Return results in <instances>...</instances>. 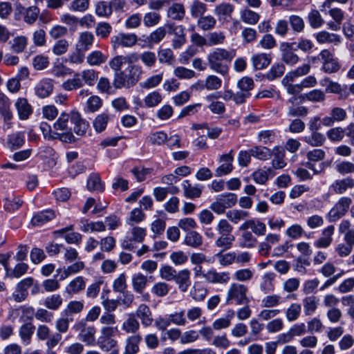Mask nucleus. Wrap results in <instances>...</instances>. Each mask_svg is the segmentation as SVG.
Instances as JSON below:
<instances>
[{"label":"nucleus","mask_w":354,"mask_h":354,"mask_svg":"<svg viewBox=\"0 0 354 354\" xmlns=\"http://www.w3.org/2000/svg\"><path fill=\"white\" fill-rule=\"evenodd\" d=\"M235 55L236 52L233 49L228 50L217 48L207 55V64L211 70L224 76L228 73V64Z\"/></svg>","instance_id":"f257e3e1"},{"label":"nucleus","mask_w":354,"mask_h":354,"mask_svg":"<svg viewBox=\"0 0 354 354\" xmlns=\"http://www.w3.org/2000/svg\"><path fill=\"white\" fill-rule=\"evenodd\" d=\"M142 74V67L136 64H129L124 71L114 74L113 85L115 88H131L136 84Z\"/></svg>","instance_id":"f03ea898"},{"label":"nucleus","mask_w":354,"mask_h":354,"mask_svg":"<svg viewBox=\"0 0 354 354\" xmlns=\"http://www.w3.org/2000/svg\"><path fill=\"white\" fill-rule=\"evenodd\" d=\"M216 230L219 236L215 241V245L223 251L230 249L235 241V237L232 234L233 227L227 220L221 219L216 224Z\"/></svg>","instance_id":"7ed1b4c3"},{"label":"nucleus","mask_w":354,"mask_h":354,"mask_svg":"<svg viewBox=\"0 0 354 354\" xmlns=\"http://www.w3.org/2000/svg\"><path fill=\"white\" fill-rule=\"evenodd\" d=\"M248 288L243 283H232L226 292L225 302L228 305H245L249 302Z\"/></svg>","instance_id":"20e7f679"},{"label":"nucleus","mask_w":354,"mask_h":354,"mask_svg":"<svg viewBox=\"0 0 354 354\" xmlns=\"http://www.w3.org/2000/svg\"><path fill=\"white\" fill-rule=\"evenodd\" d=\"M118 333V328L102 327L96 344L102 351L109 352L118 346L114 336Z\"/></svg>","instance_id":"39448f33"},{"label":"nucleus","mask_w":354,"mask_h":354,"mask_svg":"<svg viewBox=\"0 0 354 354\" xmlns=\"http://www.w3.org/2000/svg\"><path fill=\"white\" fill-rule=\"evenodd\" d=\"M156 326L161 330H167L163 335V339H169L171 341L177 339V317L175 315H170L156 321Z\"/></svg>","instance_id":"423d86ee"},{"label":"nucleus","mask_w":354,"mask_h":354,"mask_svg":"<svg viewBox=\"0 0 354 354\" xmlns=\"http://www.w3.org/2000/svg\"><path fill=\"white\" fill-rule=\"evenodd\" d=\"M351 203L352 199L350 197H341L329 211L327 216L328 221L334 222L344 216L348 212Z\"/></svg>","instance_id":"0eeeda50"},{"label":"nucleus","mask_w":354,"mask_h":354,"mask_svg":"<svg viewBox=\"0 0 354 354\" xmlns=\"http://www.w3.org/2000/svg\"><path fill=\"white\" fill-rule=\"evenodd\" d=\"M139 55L136 53H130L127 55H118L113 57L109 62V66L114 74L120 73L124 64H131L138 62Z\"/></svg>","instance_id":"6e6552de"},{"label":"nucleus","mask_w":354,"mask_h":354,"mask_svg":"<svg viewBox=\"0 0 354 354\" xmlns=\"http://www.w3.org/2000/svg\"><path fill=\"white\" fill-rule=\"evenodd\" d=\"M318 58L322 61V70L326 73L337 72L341 67L338 59L327 49L320 52Z\"/></svg>","instance_id":"1a4fd4ad"},{"label":"nucleus","mask_w":354,"mask_h":354,"mask_svg":"<svg viewBox=\"0 0 354 354\" xmlns=\"http://www.w3.org/2000/svg\"><path fill=\"white\" fill-rule=\"evenodd\" d=\"M137 35L133 33L120 32L111 38V44L114 50L120 46L131 48L137 43Z\"/></svg>","instance_id":"9d476101"},{"label":"nucleus","mask_w":354,"mask_h":354,"mask_svg":"<svg viewBox=\"0 0 354 354\" xmlns=\"http://www.w3.org/2000/svg\"><path fill=\"white\" fill-rule=\"evenodd\" d=\"M295 42H281L279 46L281 60L290 66H295L299 60V56L294 53Z\"/></svg>","instance_id":"9b49d317"},{"label":"nucleus","mask_w":354,"mask_h":354,"mask_svg":"<svg viewBox=\"0 0 354 354\" xmlns=\"http://www.w3.org/2000/svg\"><path fill=\"white\" fill-rule=\"evenodd\" d=\"M354 188V178L346 176L342 179H337L329 187V190L335 194H343L348 189Z\"/></svg>","instance_id":"f8f14e48"},{"label":"nucleus","mask_w":354,"mask_h":354,"mask_svg":"<svg viewBox=\"0 0 354 354\" xmlns=\"http://www.w3.org/2000/svg\"><path fill=\"white\" fill-rule=\"evenodd\" d=\"M33 278L27 277L20 281L16 286L12 297L17 302H21L28 296V289L33 284Z\"/></svg>","instance_id":"ddd939ff"},{"label":"nucleus","mask_w":354,"mask_h":354,"mask_svg":"<svg viewBox=\"0 0 354 354\" xmlns=\"http://www.w3.org/2000/svg\"><path fill=\"white\" fill-rule=\"evenodd\" d=\"M71 124H73V131L80 136H84L89 127L87 121L83 119L80 113L77 111H71Z\"/></svg>","instance_id":"4468645a"},{"label":"nucleus","mask_w":354,"mask_h":354,"mask_svg":"<svg viewBox=\"0 0 354 354\" xmlns=\"http://www.w3.org/2000/svg\"><path fill=\"white\" fill-rule=\"evenodd\" d=\"M234 160L233 151L231 150L228 153L222 155L219 161L222 164L216 169L215 175L222 176L229 174L233 169L232 162Z\"/></svg>","instance_id":"2eb2a0df"},{"label":"nucleus","mask_w":354,"mask_h":354,"mask_svg":"<svg viewBox=\"0 0 354 354\" xmlns=\"http://www.w3.org/2000/svg\"><path fill=\"white\" fill-rule=\"evenodd\" d=\"M335 232V226L328 225L322 230L321 236L314 242V245L317 248H327L333 243V235Z\"/></svg>","instance_id":"dca6fc26"},{"label":"nucleus","mask_w":354,"mask_h":354,"mask_svg":"<svg viewBox=\"0 0 354 354\" xmlns=\"http://www.w3.org/2000/svg\"><path fill=\"white\" fill-rule=\"evenodd\" d=\"M203 278L211 283H227L230 280V274L228 272H218L212 269L203 274Z\"/></svg>","instance_id":"f3484780"},{"label":"nucleus","mask_w":354,"mask_h":354,"mask_svg":"<svg viewBox=\"0 0 354 354\" xmlns=\"http://www.w3.org/2000/svg\"><path fill=\"white\" fill-rule=\"evenodd\" d=\"M77 327H81V331L78 335L79 339L87 346H93L96 344L95 333L94 326H86L83 324H78Z\"/></svg>","instance_id":"a211bd4d"},{"label":"nucleus","mask_w":354,"mask_h":354,"mask_svg":"<svg viewBox=\"0 0 354 354\" xmlns=\"http://www.w3.org/2000/svg\"><path fill=\"white\" fill-rule=\"evenodd\" d=\"M248 229H251L252 232L257 236H263L266 232V224L259 220H247L239 227V231H245Z\"/></svg>","instance_id":"6ab92c4d"},{"label":"nucleus","mask_w":354,"mask_h":354,"mask_svg":"<svg viewBox=\"0 0 354 354\" xmlns=\"http://www.w3.org/2000/svg\"><path fill=\"white\" fill-rule=\"evenodd\" d=\"M15 106L17 109L18 117L21 120H28L32 113V106L25 97L18 98L15 103Z\"/></svg>","instance_id":"aec40b11"},{"label":"nucleus","mask_w":354,"mask_h":354,"mask_svg":"<svg viewBox=\"0 0 354 354\" xmlns=\"http://www.w3.org/2000/svg\"><path fill=\"white\" fill-rule=\"evenodd\" d=\"M95 40L91 32L84 31L80 33L75 45L77 49L84 52L91 48Z\"/></svg>","instance_id":"412c9836"},{"label":"nucleus","mask_w":354,"mask_h":354,"mask_svg":"<svg viewBox=\"0 0 354 354\" xmlns=\"http://www.w3.org/2000/svg\"><path fill=\"white\" fill-rule=\"evenodd\" d=\"M84 268V263L82 261H78L67 266L66 268H64L63 269L58 268L57 270V273L60 274V280H64L69 276L75 274L83 270Z\"/></svg>","instance_id":"4be33fe9"},{"label":"nucleus","mask_w":354,"mask_h":354,"mask_svg":"<svg viewBox=\"0 0 354 354\" xmlns=\"http://www.w3.org/2000/svg\"><path fill=\"white\" fill-rule=\"evenodd\" d=\"M11 102L4 93H0V115L5 122L12 120V113L10 109Z\"/></svg>","instance_id":"5701e85b"},{"label":"nucleus","mask_w":354,"mask_h":354,"mask_svg":"<svg viewBox=\"0 0 354 354\" xmlns=\"http://www.w3.org/2000/svg\"><path fill=\"white\" fill-rule=\"evenodd\" d=\"M53 91V84L50 79L41 80L35 87V93L40 98L48 97Z\"/></svg>","instance_id":"b1692460"},{"label":"nucleus","mask_w":354,"mask_h":354,"mask_svg":"<svg viewBox=\"0 0 354 354\" xmlns=\"http://www.w3.org/2000/svg\"><path fill=\"white\" fill-rule=\"evenodd\" d=\"M86 282L83 277L79 276L71 280L66 286L65 292L69 295L77 294L84 290Z\"/></svg>","instance_id":"393cba45"},{"label":"nucleus","mask_w":354,"mask_h":354,"mask_svg":"<svg viewBox=\"0 0 354 354\" xmlns=\"http://www.w3.org/2000/svg\"><path fill=\"white\" fill-rule=\"evenodd\" d=\"M261 18L259 13L250 10L248 8H245L240 10V19L242 22L254 26L258 24Z\"/></svg>","instance_id":"a878e982"},{"label":"nucleus","mask_w":354,"mask_h":354,"mask_svg":"<svg viewBox=\"0 0 354 354\" xmlns=\"http://www.w3.org/2000/svg\"><path fill=\"white\" fill-rule=\"evenodd\" d=\"M142 340L140 335H133L127 338L122 354H136L139 351V344Z\"/></svg>","instance_id":"bb28decb"},{"label":"nucleus","mask_w":354,"mask_h":354,"mask_svg":"<svg viewBox=\"0 0 354 354\" xmlns=\"http://www.w3.org/2000/svg\"><path fill=\"white\" fill-rule=\"evenodd\" d=\"M319 299L315 295L306 296L302 299L304 313L305 315H313L317 309Z\"/></svg>","instance_id":"cd10ccee"},{"label":"nucleus","mask_w":354,"mask_h":354,"mask_svg":"<svg viewBox=\"0 0 354 354\" xmlns=\"http://www.w3.org/2000/svg\"><path fill=\"white\" fill-rule=\"evenodd\" d=\"M182 187L183 190V195L188 198H198L201 195L203 186L200 185H196L192 186L189 180H185L182 183Z\"/></svg>","instance_id":"c85d7f7f"},{"label":"nucleus","mask_w":354,"mask_h":354,"mask_svg":"<svg viewBox=\"0 0 354 354\" xmlns=\"http://www.w3.org/2000/svg\"><path fill=\"white\" fill-rule=\"evenodd\" d=\"M140 319L142 325L149 326L152 324L153 318L150 308L146 304H140L136 312L135 316Z\"/></svg>","instance_id":"c756f323"},{"label":"nucleus","mask_w":354,"mask_h":354,"mask_svg":"<svg viewBox=\"0 0 354 354\" xmlns=\"http://www.w3.org/2000/svg\"><path fill=\"white\" fill-rule=\"evenodd\" d=\"M272 155L274 156V159L272 161V167L275 169H283L286 163L284 160L285 150L282 147H275L271 151Z\"/></svg>","instance_id":"7c9ffc66"},{"label":"nucleus","mask_w":354,"mask_h":354,"mask_svg":"<svg viewBox=\"0 0 354 354\" xmlns=\"http://www.w3.org/2000/svg\"><path fill=\"white\" fill-rule=\"evenodd\" d=\"M251 60L255 69L261 70L270 64L272 58L270 55L262 53L252 55Z\"/></svg>","instance_id":"2f4dec72"},{"label":"nucleus","mask_w":354,"mask_h":354,"mask_svg":"<svg viewBox=\"0 0 354 354\" xmlns=\"http://www.w3.org/2000/svg\"><path fill=\"white\" fill-rule=\"evenodd\" d=\"M55 216V212L51 209L42 211L32 217L31 223L35 226H40L53 220Z\"/></svg>","instance_id":"473e14b6"},{"label":"nucleus","mask_w":354,"mask_h":354,"mask_svg":"<svg viewBox=\"0 0 354 354\" xmlns=\"http://www.w3.org/2000/svg\"><path fill=\"white\" fill-rule=\"evenodd\" d=\"M84 85L93 86L97 79V73L93 69H85L81 72L76 73Z\"/></svg>","instance_id":"72a5a7b5"},{"label":"nucleus","mask_w":354,"mask_h":354,"mask_svg":"<svg viewBox=\"0 0 354 354\" xmlns=\"http://www.w3.org/2000/svg\"><path fill=\"white\" fill-rule=\"evenodd\" d=\"M315 39L319 44L330 43L337 45L341 42V37L335 33L323 30L315 35Z\"/></svg>","instance_id":"f704fd0d"},{"label":"nucleus","mask_w":354,"mask_h":354,"mask_svg":"<svg viewBox=\"0 0 354 354\" xmlns=\"http://www.w3.org/2000/svg\"><path fill=\"white\" fill-rule=\"evenodd\" d=\"M234 10V7L233 5L230 3L223 2L215 7L214 12L221 20L230 17Z\"/></svg>","instance_id":"c9c22d12"},{"label":"nucleus","mask_w":354,"mask_h":354,"mask_svg":"<svg viewBox=\"0 0 354 354\" xmlns=\"http://www.w3.org/2000/svg\"><path fill=\"white\" fill-rule=\"evenodd\" d=\"M203 236L196 231L188 232L184 239L183 243L193 248H198L203 244Z\"/></svg>","instance_id":"e433bc0d"},{"label":"nucleus","mask_w":354,"mask_h":354,"mask_svg":"<svg viewBox=\"0 0 354 354\" xmlns=\"http://www.w3.org/2000/svg\"><path fill=\"white\" fill-rule=\"evenodd\" d=\"M227 218L234 224H238L241 221H247L250 217V213L243 209H232L226 213Z\"/></svg>","instance_id":"4c0bfd02"},{"label":"nucleus","mask_w":354,"mask_h":354,"mask_svg":"<svg viewBox=\"0 0 354 354\" xmlns=\"http://www.w3.org/2000/svg\"><path fill=\"white\" fill-rule=\"evenodd\" d=\"M274 278L275 274L271 272H266L262 276L259 287L263 293L267 294L274 290V285L273 283Z\"/></svg>","instance_id":"58836bf2"},{"label":"nucleus","mask_w":354,"mask_h":354,"mask_svg":"<svg viewBox=\"0 0 354 354\" xmlns=\"http://www.w3.org/2000/svg\"><path fill=\"white\" fill-rule=\"evenodd\" d=\"M147 277L141 272L136 273L132 277V286L137 293H142L147 284Z\"/></svg>","instance_id":"ea45409f"},{"label":"nucleus","mask_w":354,"mask_h":354,"mask_svg":"<svg viewBox=\"0 0 354 354\" xmlns=\"http://www.w3.org/2000/svg\"><path fill=\"white\" fill-rule=\"evenodd\" d=\"M87 189L90 192H101L104 190V184L98 174H91L87 180Z\"/></svg>","instance_id":"a19ab883"},{"label":"nucleus","mask_w":354,"mask_h":354,"mask_svg":"<svg viewBox=\"0 0 354 354\" xmlns=\"http://www.w3.org/2000/svg\"><path fill=\"white\" fill-rule=\"evenodd\" d=\"M35 329V326L30 322L26 323L20 327L19 334L24 344H30Z\"/></svg>","instance_id":"79ce46f5"},{"label":"nucleus","mask_w":354,"mask_h":354,"mask_svg":"<svg viewBox=\"0 0 354 354\" xmlns=\"http://www.w3.org/2000/svg\"><path fill=\"white\" fill-rule=\"evenodd\" d=\"M140 328V324L135 317V314L128 315V317L122 324V329L127 333H136Z\"/></svg>","instance_id":"37998d69"},{"label":"nucleus","mask_w":354,"mask_h":354,"mask_svg":"<svg viewBox=\"0 0 354 354\" xmlns=\"http://www.w3.org/2000/svg\"><path fill=\"white\" fill-rule=\"evenodd\" d=\"M254 274V271L250 268H241L236 270L232 274L234 280L239 282H248L251 281Z\"/></svg>","instance_id":"c03bdc74"},{"label":"nucleus","mask_w":354,"mask_h":354,"mask_svg":"<svg viewBox=\"0 0 354 354\" xmlns=\"http://www.w3.org/2000/svg\"><path fill=\"white\" fill-rule=\"evenodd\" d=\"M80 229L84 232H104L106 230L105 224L102 221L88 222L87 220L81 221Z\"/></svg>","instance_id":"a18cd8bd"},{"label":"nucleus","mask_w":354,"mask_h":354,"mask_svg":"<svg viewBox=\"0 0 354 354\" xmlns=\"http://www.w3.org/2000/svg\"><path fill=\"white\" fill-rule=\"evenodd\" d=\"M108 59L107 55L100 50H93L86 57V62L90 66H100L105 63Z\"/></svg>","instance_id":"49530a36"},{"label":"nucleus","mask_w":354,"mask_h":354,"mask_svg":"<svg viewBox=\"0 0 354 354\" xmlns=\"http://www.w3.org/2000/svg\"><path fill=\"white\" fill-rule=\"evenodd\" d=\"M69 122L71 123V113H66L63 112L54 123L53 127L55 130L61 131L72 130V128L68 127Z\"/></svg>","instance_id":"de8ad7c7"},{"label":"nucleus","mask_w":354,"mask_h":354,"mask_svg":"<svg viewBox=\"0 0 354 354\" xmlns=\"http://www.w3.org/2000/svg\"><path fill=\"white\" fill-rule=\"evenodd\" d=\"M257 243V239L253 236L252 232L243 231L239 239V247L241 248H252Z\"/></svg>","instance_id":"09e8293b"},{"label":"nucleus","mask_w":354,"mask_h":354,"mask_svg":"<svg viewBox=\"0 0 354 354\" xmlns=\"http://www.w3.org/2000/svg\"><path fill=\"white\" fill-rule=\"evenodd\" d=\"M303 140L312 147H321L324 144L326 138L322 133L313 131L310 136H304Z\"/></svg>","instance_id":"8fccbe9b"},{"label":"nucleus","mask_w":354,"mask_h":354,"mask_svg":"<svg viewBox=\"0 0 354 354\" xmlns=\"http://www.w3.org/2000/svg\"><path fill=\"white\" fill-rule=\"evenodd\" d=\"M252 157L260 160H266L271 158L272 151L266 147L255 146L250 149Z\"/></svg>","instance_id":"3c124183"},{"label":"nucleus","mask_w":354,"mask_h":354,"mask_svg":"<svg viewBox=\"0 0 354 354\" xmlns=\"http://www.w3.org/2000/svg\"><path fill=\"white\" fill-rule=\"evenodd\" d=\"M28 269L29 266L27 263L19 261L13 268L11 269L9 268V272H6V274L10 278L18 279L26 274Z\"/></svg>","instance_id":"603ef678"},{"label":"nucleus","mask_w":354,"mask_h":354,"mask_svg":"<svg viewBox=\"0 0 354 354\" xmlns=\"http://www.w3.org/2000/svg\"><path fill=\"white\" fill-rule=\"evenodd\" d=\"M301 312V304L299 303H292L286 310V318L290 322L296 321L299 317Z\"/></svg>","instance_id":"864d4df0"},{"label":"nucleus","mask_w":354,"mask_h":354,"mask_svg":"<svg viewBox=\"0 0 354 354\" xmlns=\"http://www.w3.org/2000/svg\"><path fill=\"white\" fill-rule=\"evenodd\" d=\"M11 50L16 53H22L28 44V38L25 36H17L10 41Z\"/></svg>","instance_id":"5fc2aeb1"},{"label":"nucleus","mask_w":354,"mask_h":354,"mask_svg":"<svg viewBox=\"0 0 354 354\" xmlns=\"http://www.w3.org/2000/svg\"><path fill=\"white\" fill-rule=\"evenodd\" d=\"M62 303L63 299L62 296L58 294H54L45 299L44 305L48 309L57 310L62 305Z\"/></svg>","instance_id":"6e6d98bb"},{"label":"nucleus","mask_w":354,"mask_h":354,"mask_svg":"<svg viewBox=\"0 0 354 354\" xmlns=\"http://www.w3.org/2000/svg\"><path fill=\"white\" fill-rule=\"evenodd\" d=\"M281 303V297L279 295H268L264 297L261 302V306L263 308L274 309Z\"/></svg>","instance_id":"4d7b16f0"},{"label":"nucleus","mask_w":354,"mask_h":354,"mask_svg":"<svg viewBox=\"0 0 354 354\" xmlns=\"http://www.w3.org/2000/svg\"><path fill=\"white\" fill-rule=\"evenodd\" d=\"M218 96L216 94H210L206 97V100L212 102L208 106L209 110L215 114H221L224 113L225 108L222 102L213 101L214 99H217Z\"/></svg>","instance_id":"13d9d810"},{"label":"nucleus","mask_w":354,"mask_h":354,"mask_svg":"<svg viewBox=\"0 0 354 354\" xmlns=\"http://www.w3.org/2000/svg\"><path fill=\"white\" fill-rule=\"evenodd\" d=\"M285 70L286 68L283 64H274L266 73V77L270 81L274 80L277 78L281 77L285 73Z\"/></svg>","instance_id":"bf43d9fd"},{"label":"nucleus","mask_w":354,"mask_h":354,"mask_svg":"<svg viewBox=\"0 0 354 354\" xmlns=\"http://www.w3.org/2000/svg\"><path fill=\"white\" fill-rule=\"evenodd\" d=\"M110 117L107 113H102L97 115L93 122V127L97 133H100L105 130Z\"/></svg>","instance_id":"052dcab7"},{"label":"nucleus","mask_w":354,"mask_h":354,"mask_svg":"<svg viewBox=\"0 0 354 354\" xmlns=\"http://www.w3.org/2000/svg\"><path fill=\"white\" fill-rule=\"evenodd\" d=\"M288 22L295 32H301L305 28V22L303 18L297 15H291L288 17Z\"/></svg>","instance_id":"680f3d73"},{"label":"nucleus","mask_w":354,"mask_h":354,"mask_svg":"<svg viewBox=\"0 0 354 354\" xmlns=\"http://www.w3.org/2000/svg\"><path fill=\"white\" fill-rule=\"evenodd\" d=\"M241 36L243 44H249L255 42L257 39V31L251 27H245L243 28Z\"/></svg>","instance_id":"e2e57ef3"},{"label":"nucleus","mask_w":354,"mask_h":354,"mask_svg":"<svg viewBox=\"0 0 354 354\" xmlns=\"http://www.w3.org/2000/svg\"><path fill=\"white\" fill-rule=\"evenodd\" d=\"M24 142L25 136L22 132H15L8 136V144L12 149H18L22 147Z\"/></svg>","instance_id":"0e129e2a"},{"label":"nucleus","mask_w":354,"mask_h":354,"mask_svg":"<svg viewBox=\"0 0 354 354\" xmlns=\"http://www.w3.org/2000/svg\"><path fill=\"white\" fill-rule=\"evenodd\" d=\"M216 24V19L212 15L202 16L197 21V26L203 30L213 29Z\"/></svg>","instance_id":"69168bd1"},{"label":"nucleus","mask_w":354,"mask_h":354,"mask_svg":"<svg viewBox=\"0 0 354 354\" xmlns=\"http://www.w3.org/2000/svg\"><path fill=\"white\" fill-rule=\"evenodd\" d=\"M61 87L62 89L66 91H72L80 88L82 86V82L80 80L78 75H77L76 73L73 75L72 78L68 79L64 81Z\"/></svg>","instance_id":"338daca9"},{"label":"nucleus","mask_w":354,"mask_h":354,"mask_svg":"<svg viewBox=\"0 0 354 354\" xmlns=\"http://www.w3.org/2000/svg\"><path fill=\"white\" fill-rule=\"evenodd\" d=\"M145 218V214L140 208H134L129 213V217L127 218V223L131 226L138 224Z\"/></svg>","instance_id":"774afa93"}]
</instances>
